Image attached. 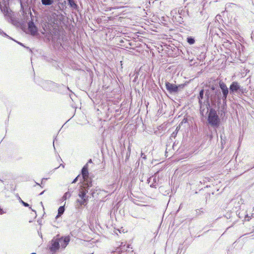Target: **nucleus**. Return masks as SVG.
<instances>
[{
    "instance_id": "nucleus-11",
    "label": "nucleus",
    "mask_w": 254,
    "mask_h": 254,
    "mask_svg": "<svg viewBox=\"0 0 254 254\" xmlns=\"http://www.w3.org/2000/svg\"><path fill=\"white\" fill-rule=\"evenodd\" d=\"M64 211V206H60L58 209V215H57V217H58L59 216H61L62 214H63V213Z\"/></svg>"
},
{
    "instance_id": "nucleus-9",
    "label": "nucleus",
    "mask_w": 254,
    "mask_h": 254,
    "mask_svg": "<svg viewBox=\"0 0 254 254\" xmlns=\"http://www.w3.org/2000/svg\"><path fill=\"white\" fill-rule=\"evenodd\" d=\"M240 88V86L236 81L233 82L230 86V90L232 92H237Z\"/></svg>"
},
{
    "instance_id": "nucleus-10",
    "label": "nucleus",
    "mask_w": 254,
    "mask_h": 254,
    "mask_svg": "<svg viewBox=\"0 0 254 254\" xmlns=\"http://www.w3.org/2000/svg\"><path fill=\"white\" fill-rule=\"evenodd\" d=\"M42 3L45 5H50L53 4V0H42Z\"/></svg>"
},
{
    "instance_id": "nucleus-1",
    "label": "nucleus",
    "mask_w": 254,
    "mask_h": 254,
    "mask_svg": "<svg viewBox=\"0 0 254 254\" xmlns=\"http://www.w3.org/2000/svg\"><path fill=\"white\" fill-rule=\"evenodd\" d=\"M207 121L208 123L212 127H217L220 124V120L217 112L213 109L209 110Z\"/></svg>"
},
{
    "instance_id": "nucleus-8",
    "label": "nucleus",
    "mask_w": 254,
    "mask_h": 254,
    "mask_svg": "<svg viewBox=\"0 0 254 254\" xmlns=\"http://www.w3.org/2000/svg\"><path fill=\"white\" fill-rule=\"evenodd\" d=\"M82 176L84 181H87L89 178V172L87 164L84 166L81 171Z\"/></svg>"
},
{
    "instance_id": "nucleus-15",
    "label": "nucleus",
    "mask_w": 254,
    "mask_h": 254,
    "mask_svg": "<svg viewBox=\"0 0 254 254\" xmlns=\"http://www.w3.org/2000/svg\"><path fill=\"white\" fill-rule=\"evenodd\" d=\"M20 202H21V203H22V204L24 206H26V207H29V205L27 203H26V202H25L23 201L22 200H20Z\"/></svg>"
},
{
    "instance_id": "nucleus-17",
    "label": "nucleus",
    "mask_w": 254,
    "mask_h": 254,
    "mask_svg": "<svg viewBox=\"0 0 254 254\" xmlns=\"http://www.w3.org/2000/svg\"><path fill=\"white\" fill-rule=\"evenodd\" d=\"M4 213V212L3 210L2 209L0 208V215H1L2 214H3Z\"/></svg>"
},
{
    "instance_id": "nucleus-3",
    "label": "nucleus",
    "mask_w": 254,
    "mask_h": 254,
    "mask_svg": "<svg viewBox=\"0 0 254 254\" xmlns=\"http://www.w3.org/2000/svg\"><path fill=\"white\" fill-rule=\"evenodd\" d=\"M165 86L167 90L170 93L177 92L178 91L179 88H183L184 87L183 84L177 86L169 82H166Z\"/></svg>"
},
{
    "instance_id": "nucleus-5",
    "label": "nucleus",
    "mask_w": 254,
    "mask_h": 254,
    "mask_svg": "<svg viewBox=\"0 0 254 254\" xmlns=\"http://www.w3.org/2000/svg\"><path fill=\"white\" fill-rule=\"evenodd\" d=\"M60 246L62 248H64L69 242V238L68 237L57 238Z\"/></svg>"
},
{
    "instance_id": "nucleus-12",
    "label": "nucleus",
    "mask_w": 254,
    "mask_h": 254,
    "mask_svg": "<svg viewBox=\"0 0 254 254\" xmlns=\"http://www.w3.org/2000/svg\"><path fill=\"white\" fill-rule=\"evenodd\" d=\"M187 42L190 44L192 45L195 43V40L192 37H188L187 38Z\"/></svg>"
},
{
    "instance_id": "nucleus-16",
    "label": "nucleus",
    "mask_w": 254,
    "mask_h": 254,
    "mask_svg": "<svg viewBox=\"0 0 254 254\" xmlns=\"http://www.w3.org/2000/svg\"><path fill=\"white\" fill-rule=\"evenodd\" d=\"M79 175L76 177V178L73 181L72 183H75L77 182V180H78V178L79 177Z\"/></svg>"
},
{
    "instance_id": "nucleus-13",
    "label": "nucleus",
    "mask_w": 254,
    "mask_h": 254,
    "mask_svg": "<svg viewBox=\"0 0 254 254\" xmlns=\"http://www.w3.org/2000/svg\"><path fill=\"white\" fill-rule=\"evenodd\" d=\"M69 4L71 6H76L73 0H68Z\"/></svg>"
},
{
    "instance_id": "nucleus-6",
    "label": "nucleus",
    "mask_w": 254,
    "mask_h": 254,
    "mask_svg": "<svg viewBox=\"0 0 254 254\" xmlns=\"http://www.w3.org/2000/svg\"><path fill=\"white\" fill-rule=\"evenodd\" d=\"M219 86L221 89L222 90L223 97L226 99L227 97L229 91L225 83L222 81H220L219 82Z\"/></svg>"
},
{
    "instance_id": "nucleus-4",
    "label": "nucleus",
    "mask_w": 254,
    "mask_h": 254,
    "mask_svg": "<svg viewBox=\"0 0 254 254\" xmlns=\"http://www.w3.org/2000/svg\"><path fill=\"white\" fill-rule=\"evenodd\" d=\"M60 247L57 238L53 239L51 241V246L50 248V250L52 252H56L58 250Z\"/></svg>"
},
{
    "instance_id": "nucleus-14",
    "label": "nucleus",
    "mask_w": 254,
    "mask_h": 254,
    "mask_svg": "<svg viewBox=\"0 0 254 254\" xmlns=\"http://www.w3.org/2000/svg\"><path fill=\"white\" fill-rule=\"evenodd\" d=\"M203 90L202 89L199 92V97H198L199 99V100L202 99L203 98Z\"/></svg>"
},
{
    "instance_id": "nucleus-2",
    "label": "nucleus",
    "mask_w": 254,
    "mask_h": 254,
    "mask_svg": "<svg viewBox=\"0 0 254 254\" xmlns=\"http://www.w3.org/2000/svg\"><path fill=\"white\" fill-rule=\"evenodd\" d=\"M87 192L88 191L84 188H82L79 190L78 196L80 199H78V202L79 203L80 205L86 204L88 197L86 195Z\"/></svg>"
},
{
    "instance_id": "nucleus-7",
    "label": "nucleus",
    "mask_w": 254,
    "mask_h": 254,
    "mask_svg": "<svg viewBox=\"0 0 254 254\" xmlns=\"http://www.w3.org/2000/svg\"><path fill=\"white\" fill-rule=\"evenodd\" d=\"M28 29L32 35H35L37 33V28L33 21H30L28 23Z\"/></svg>"
}]
</instances>
